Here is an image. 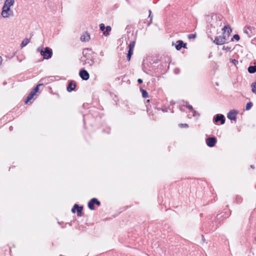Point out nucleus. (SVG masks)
Wrapping results in <instances>:
<instances>
[{"instance_id": "1", "label": "nucleus", "mask_w": 256, "mask_h": 256, "mask_svg": "<svg viewBox=\"0 0 256 256\" xmlns=\"http://www.w3.org/2000/svg\"><path fill=\"white\" fill-rule=\"evenodd\" d=\"M83 56L80 60V62L83 65L92 66L94 64V60L92 52H88V50H84L82 52Z\"/></svg>"}, {"instance_id": "2", "label": "nucleus", "mask_w": 256, "mask_h": 256, "mask_svg": "<svg viewBox=\"0 0 256 256\" xmlns=\"http://www.w3.org/2000/svg\"><path fill=\"white\" fill-rule=\"evenodd\" d=\"M40 54L43 56L44 59H49L52 58V51L51 48L48 47H46L44 50H40Z\"/></svg>"}, {"instance_id": "3", "label": "nucleus", "mask_w": 256, "mask_h": 256, "mask_svg": "<svg viewBox=\"0 0 256 256\" xmlns=\"http://www.w3.org/2000/svg\"><path fill=\"white\" fill-rule=\"evenodd\" d=\"M1 15L3 18H7L13 16L14 12L8 7L3 6Z\"/></svg>"}, {"instance_id": "4", "label": "nucleus", "mask_w": 256, "mask_h": 256, "mask_svg": "<svg viewBox=\"0 0 256 256\" xmlns=\"http://www.w3.org/2000/svg\"><path fill=\"white\" fill-rule=\"evenodd\" d=\"M227 40H228V36L223 34L222 36H216L214 42L217 45H222L224 44Z\"/></svg>"}, {"instance_id": "5", "label": "nucleus", "mask_w": 256, "mask_h": 256, "mask_svg": "<svg viewBox=\"0 0 256 256\" xmlns=\"http://www.w3.org/2000/svg\"><path fill=\"white\" fill-rule=\"evenodd\" d=\"M94 204L98 206L100 205V202L96 198L91 199L88 202V207L91 210H94Z\"/></svg>"}, {"instance_id": "6", "label": "nucleus", "mask_w": 256, "mask_h": 256, "mask_svg": "<svg viewBox=\"0 0 256 256\" xmlns=\"http://www.w3.org/2000/svg\"><path fill=\"white\" fill-rule=\"evenodd\" d=\"M76 209V211H77V215H78V216H82V209H83V207L82 206H78V204H76L74 206V207H73V208L72 210V212L73 213H75Z\"/></svg>"}, {"instance_id": "7", "label": "nucleus", "mask_w": 256, "mask_h": 256, "mask_svg": "<svg viewBox=\"0 0 256 256\" xmlns=\"http://www.w3.org/2000/svg\"><path fill=\"white\" fill-rule=\"evenodd\" d=\"M216 142V138L215 137H210L206 139V143L209 147H213Z\"/></svg>"}, {"instance_id": "8", "label": "nucleus", "mask_w": 256, "mask_h": 256, "mask_svg": "<svg viewBox=\"0 0 256 256\" xmlns=\"http://www.w3.org/2000/svg\"><path fill=\"white\" fill-rule=\"evenodd\" d=\"M79 75L80 77L84 80H88L90 74L88 72L85 70H82L80 71Z\"/></svg>"}, {"instance_id": "9", "label": "nucleus", "mask_w": 256, "mask_h": 256, "mask_svg": "<svg viewBox=\"0 0 256 256\" xmlns=\"http://www.w3.org/2000/svg\"><path fill=\"white\" fill-rule=\"evenodd\" d=\"M222 30H224L223 34L226 35L228 36V38H229V36H230L231 32H232V30L231 29L230 26L229 25L225 26Z\"/></svg>"}, {"instance_id": "10", "label": "nucleus", "mask_w": 256, "mask_h": 256, "mask_svg": "<svg viewBox=\"0 0 256 256\" xmlns=\"http://www.w3.org/2000/svg\"><path fill=\"white\" fill-rule=\"evenodd\" d=\"M215 122L220 121L221 124H223L225 122L224 116L222 114H218L214 118Z\"/></svg>"}, {"instance_id": "11", "label": "nucleus", "mask_w": 256, "mask_h": 256, "mask_svg": "<svg viewBox=\"0 0 256 256\" xmlns=\"http://www.w3.org/2000/svg\"><path fill=\"white\" fill-rule=\"evenodd\" d=\"M236 112L234 110H230L227 115V117L230 120H236Z\"/></svg>"}, {"instance_id": "12", "label": "nucleus", "mask_w": 256, "mask_h": 256, "mask_svg": "<svg viewBox=\"0 0 256 256\" xmlns=\"http://www.w3.org/2000/svg\"><path fill=\"white\" fill-rule=\"evenodd\" d=\"M186 44L184 43V42L181 40H179L176 42V48L177 50H180L182 48H186Z\"/></svg>"}, {"instance_id": "13", "label": "nucleus", "mask_w": 256, "mask_h": 256, "mask_svg": "<svg viewBox=\"0 0 256 256\" xmlns=\"http://www.w3.org/2000/svg\"><path fill=\"white\" fill-rule=\"evenodd\" d=\"M90 40V35L87 32H85L80 36V40L82 42H88Z\"/></svg>"}, {"instance_id": "14", "label": "nucleus", "mask_w": 256, "mask_h": 256, "mask_svg": "<svg viewBox=\"0 0 256 256\" xmlns=\"http://www.w3.org/2000/svg\"><path fill=\"white\" fill-rule=\"evenodd\" d=\"M76 87V82L74 83L72 81H70L69 82L66 89L68 92H71L73 90H74Z\"/></svg>"}, {"instance_id": "15", "label": "nucleus", "mask_w": 256, "mask_h": 256, "mask_svg": "<svg viewBox=\"0 0 256 256\" xmlns=\"http://www.w3.org/2000/svg\"><path fill=\"white\" fill-rule=\"evenodd\" d=\"M14 0H6L4 3V6L6 7H10L14 5Z\"/></svg>"}, {"instance_id": "16", "label": "nucleus", "mask_w": 256, "mask_h": 256, "mask_svg": "<svg viewBox=\"0 0 256 256\" xmlns=\"http://www.w3.org/2000/svg\"><path fill=\"white\" fill-rule=\"evenodd\" d=\"M105 30H106L103 32V34L104 36H108L110 34V32L112 30V28L110 26H108L106 27Z\"/></svg>"}, {"instance_id": "17", "label": "nucleus", "mask_w": 256, "mask_h": 256, "mask_svg": "<svg viewBox=\"0 0 256 256\" xmlns=\"http://www.w3.org/2000/svg\"><path fill=\"white\" fill-rule=\"evenodd\" d=\"M248 72L250 74H253L256 72V65L254 66H250L248 68Z\"/></svg>"}, {"instance_id": "18", "label": "nucleus", "mask_w": 256, "mask_h": 256, "mask_svg": "<svg viewBox=\"0 0 256 256\" xmlns=\"http://www.w3.org/2000/svg\"><path fill=\"white\" fill-rule=\"evenodd\" d=\"M30 42V39L28 38H25L22 42L20 44V46L22 48H23L26 46Z\"/></svg>"}, {"instance_id": "19", "label": "nucleus", "mask_w": 256, "mask_h": 256, "mask_svg": "<svg viewBox=\"0 0 256 256\" xmlns=\"http://www.w3.org/2000/svg\"><path fill=\"white\" fill-rule=\"evenodd\" d=\"M140 90L142 92V96L144 98H147L148 97V92H146V90H144L142 88H140Z\"/></svg>"}, {"instance_id": "20", "label": "nucleus", "mask_w": 256, "mask_h": 256, "mask_svg": "<svg viewBox=\"0 0 256 256\" xmlns=\"http://www.w3.org/2000/svg\"><path fill=\"white\" fill-rule=\"evenodd\" d=\"M252 105H253V104H252V102H248L247 104H246V110H250L252 106Z\"/></svg>"}, {"instance_id": "21", "label": "nucleus", "mask_w": 256, "mask_h": 256, "mask_svg": "<svg viewBox=\"0 0 256 256\" xmlns=\"http://www.w3.org/2000/svg\"><path fill=\"white\" fill-rule=\"evenodd\" d=\"M251 86L252 92L256 94V82L252 83Z\"/></svg>"}, {"instance_id": "22", "label": "nucleus", "mask_w": 256, "mask_h": 256, "mask_svg": "<svg viewBox=\"0 0 256 256\" xmlns=\"http://www.w3.org/2000/svg\"><path fill=\"white\" fill-rule=\"evenodd\" d=\"M135 44L136 42L134 40L130 42L128 44V48L134 49Z\"/></svg>"}, {"instance_id": "23", "label": "nucleus", "mask_w": 256, "mask_h": 256, "mask_svg": "<svg viewBox=\"0 0 256 256\" xmlns=\"http://www.w3.org/2000/svg\"><path fill=\"white\" fill-rule=\"evenodd\" d=\"M240 39V37L238 34H236L233 36V38H232L231 40L234 41V40H236V41H238Z\"/></svg>"}, {"instance_id": "24", "label": "nucleus", "mask_w": 256, "mask_h": 256, "mask_svg": "<svg viewBox=\"0 0 256 256\" xmlns=\"http://www.w3.org/2000/svg\"><path fill=\"white\" fill-rule=\"evenodd\" d=\"M33 97H34V96H32L30 94H29L28 95V96H27V98H26V100H25V103H26V104H28V102L30 100H31L32 98H33Z\"/></svg>"}, {"instance_id": "25", "label": "nucleus", "mask_w": 256, "mask_h": 256, "mask_svg": "<svg viewBox=\"0 0 256 256\" xmlns=\"http://www.w3.org/2000/svg\"><path fill=\"white\" fill-rule=\"evenodd\" d=\"M236 200L237 203H241L242 201V199L240 196H237L236 198Z\"/></svg>"}, {"instance_id": "26", "label": "nucleus", "mask_w": 256, "mask_h": 256, "mask_svg": "<svg viewBox=\"0 0 256 256\" xmlns=\"http://www.w3.org/2000/svg\"><path fill=\"white\" fill-rule=\"evenodd\" d=\"M151 14H152V12L150 10H149V18H150V22H148V26H149L152 22V16H151Z\"/></svg>"}, {"instance_id": "27", "label": "nucleus", "mask_w": 256, "mask_h": 256, "mask_svg": "<svg viewBox=\"0 0 256 256\" xmlns=\"http://www.w3.org/2000/svg\"><path fill=\"white\" fill-rule=\"evenodd\" d=\"M196 34H190L188 35V38L189 39H191V38H195L196 37Z\"/></svg>"}, {"instance_id": "28", "label": "nucleus", "mask_w": 256, "mask_h": 256, "mask_svg": "<svg viewBox=\"0 0 256 256\" xmlns=\"http://www.w3.org/2000/svg\"><path fill=\"white\" fill-rule=\"evenodd\" d=\"M105 28H106V27L104 24H100V30L103 31V32H104V31Z\"/></svg>"}, {"instance_id": "29", "label": "nucleus", "mask_w": 256, "mask_h": 256, "mask_svg": "<svg viewBox=\"0 0 256 256\" xmlns=\"http://www.w3.org/2000/svg\"><path fill=\"white\" fill-rule=\"evenodd\" d=\"M42 84H39L37 85V86H36V88H35L32 90H34V92H36H36L38 91V87H39L40 86H42Z\"/></svg>"}, {"instance_id": "30", "label": "nucleus", "mask_w": 256, "mask_h": 256, "mask_svg": "<svg viewBox=\"0 0 256 256\" xmlns=\"http://www.w3.org/2000/svg\"><path fill=\"white\" fill-rule=\"evenodd\" d=\"M180 128H188V125L186 124H179Z\"/></svg>"}, {"instance_id": "31", "label": "nucleus", "mask_w": 256, "mask_h": 256, "mask_svg": "<svg viewBox=\"0 0 256 256\" xmlns=\"http://www.w3.org/2000/svg\"><path fill=\"white\" fill-rule=\"evenodd\" d=\"M192 112H193L192 116H200V114L196 110H194Z\"/></svg>"}, {"instance_id": "32", "label": "nucleus", "mask_w": 256, "mask_h": 256, "mask_svg": "<svg viewBox=\"0 0 256 256\" xmlns=\"http://www.w3.org/2000/svg\"><path fill=\"white\" fill-rule=\"evenodd\" d=\"M132 56V54H130H130L128 53L127 56H126V58L128 61H130V60Z\"/></svg>"}, {"instance_id": "33", "label": "nucleus", "mask_w": 256, "mask_h": 256, "mask_svg": "<svg viewBox=\"0 0 256 256\" xmlns=\"http://www.w3.org/2000/svg\"><path fill=\"white\" fill-rule=\"evenodd\" d=\"M186 107L188 108L192 112V110H194V108H192V106L190 105H188V106H186Z\"/></svg>"}, {"instance_id": "34", "label": "nucleus", "mask_w": 256, "mask_h": 256, "mask_svg": "<svg viewBox=\"0 0 256 256\" xmlns=\"http://www.w3.org/2000/svg\"><path fill=\"white\" fill-rule=\"evenodd\" d=\"M133 52H134V49L129 48L128 51V54L130 53V54H132Z\"/></svg>"}, {"instance_id": "35", "label": "nucleus", "mask_w": 256, "mask_h": 256, "mask_svg": "<svg viewBox=\"0 0 256 256\" xmlns=\"http://www.w3.org/2000/svg\"><path fill=\"white\" fill-rule=\"evenodd\" d=\"M32 96H34L36 94V92H34V90H32L30 93Z\"/></svg>"}, {"instance_id": "36", "label": "nucleus", "mask_w": 256, "mask_h": 256, "mask_svg": "<svg viewBox=\"0 0 256 256\" xmlns=\"http://www.w3.org/2000/svg\"><path fill=\"white\" fill-rule=\"evenodd\" d=\"M142 80L140 79V78H139L138 79V84H142Z\"/></svg>"}, {"instance_id": "37", "label": "nucleus", "mask_w": 256, "mask_h": 256, "mask_svg": "<svg viewBox=\"0 0 256 256\" xmlns=\"http://www.w3.org/2000/svg\"><path fill=\"white\" fill-rule=\"evenodd\" d=\"M232 62L235 64L238 62V60H233Z\"/></svg>"}, {"instance_id": "38", "label": "nucleus", "mask_w": 256, "mask_h": 256, "mask_svg": "<svg viewBox=\"0 0 256 256\" xmlns=\"http://www.w3.org/2000/svg\"><path fill=\"white\" fill-rule=\"evenodd\" d=\"M42 50L41 49V48L40 47H38V48H37V52H40V50Z\"/></svg>"}, {"instance_id": "39", "label": "nucleus", "mask_w": 256, "mask_h": 256, "mask_svg": "<svg viewBox=\"0 0 256 256\" xmlns=\"http://www.w3.org/2000/svg\"><path fill=\"white\" fill-rule=\"evenodd\" d=\"M202 240H203L204 242V241H205V239H204V236H202Z\"/></svg>"}, {"instance_id": "40", "label": "nucleus", "mask_w": 256, "mask_h": 256, "mask_svg": "<svg viewBox=\"0 0 256 256\" xmlns=\"http://www.w3.org/2000/svg\"><path fill=\"white\" fill-rule=\"evenodd\" d=\"M250 167H251V168H254V165H251V166H250Z\"/></svg>"}, {"instance_id": "41", "label": "nucleus", "mask_w": 256, "mask_h": 256, "mask_svg": "<svg viewBox=\"0 0 256 256\" xmlns=\"http://www.w3.org/2000/svg\"><path fill=\"white\" fill-rule=\"evenodd\" d=\"M245 32H246V33L247 34H248V31L246 30V31H245Z\"/></svg>"}, {"instance_id": "42", "label": "nucleus", "mask_w": 256, "mask_h": 256, "mask_svg": "<svg viewBox=\"0 0 256 256\" xmlns=\"http://www.w3.org/2000/svg\"><path fill=\"white\" fill-rule=\"evenodd\" d=\"M188 102H186V106H188Z\"/></svg>"}]
</instances>
